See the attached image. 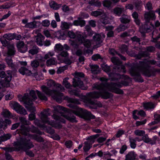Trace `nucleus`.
I'll list each match as a JSON object with an SVG mask.
<instances>
[{"label": "nucleus", "instance_id": "nucleus-15", "mask_svg": "<svg viewBox=\"0 0 160 160\" xmlns=\"http://www.w3.org/2000/svg\"><path fill=\"white\" fill-rule=\"evenodd\" d=\"M108 21L107 19L102 18L101 19L98 26L99 29H106V30H112L113 29V27L112 26H104V25L108 24Z\"/></svg>", "mask_w": 160, "mask_h": 160}, {"label": "nucleus", "instance_id": "nucleus-55", "mask_svg": "<svg viewBox=\"0 0 160 160\" xmlns=\"http://www.w3.org/2000/svg\"><path fill=\"white\" fill-rule=\"evenodd\" d=\"M142 140L145 142H150V140L148 138L147 135H145L142 137Z\"/></svg>", "mask_w": 160, "mask_h": 160}, {"label": "nucleus", "instance_id": "nucleus-14", "mask_svg": "<svg viewBox=\"0 0 160 160\" xmlns=\"http://www.w3.org/2000/svg\"><path fill=\"white\" fill-rule=\"evenodd\" d=\"M99 136L98 134H96L91 136L89 140L84 142L85 145L83 149L85 151H88L91 148L92 144L94 142V139L96 138Z\"/></svg>", "mask_w": 160, "mask_h": 160}, {"label": "nucleus", "instance_id": "nucleus-3", "mask_svg": "<svg viewBox=\"0 0 160 160\" xmlns=\"http://www.w3.org/2000/svg\"><path fill=\"white\" fill-rule=\"evenodd\" d=\"M56 84L53 80H48L47 82V85L48 87L43 85L41 87V88L46 95L51 96L54 99L58 102V99L61 98L62 96V93L58 92L53 90H51L50 89V88L53 86H56Z\"/></svg>", "mask_w": 160, "mask_h": 160}, {"label": "nucleus", "instance_id": "nucleus-48", "mask_svg": "<svg viewBox=\"0 0 160 160\" xmlns=\"http://www.w3.org/2000/svg\"><path fill=\"white\" fill-rule=\"evenodd\" d=\"M135 140L134 139L130 138L129 141L130 143L131 147L132 148H135L136 147V144L135 143Z\"/></svg>", "mask_w": 160, "mask_h": 160}, {"label": "nucleus", "instance_id": "nucleus-10", "mask_svg": "<svg viewBox=\"0 0 160 160\" xmlns=\"http://www.w3.org/2000/svg\"><path fill=\"white\" fill-rule=\"evenodd\" d=\"M48 113L46 111H44L41 113L39 117L42 122L44 124H47L52 127H58L57 124L54 122L49 120V119L48 118Z\"/></svg>", "mask_w": 160, "mask_h": 160}, {"label": "nucleus", "instance_id": "nucleus-54", "mask_svg": "<svg viewBox=\"0 0 160 160\" xmlns=\"http://www.w3.org/2000/svg\"><path fill=\"white\" fill-rule=\"evenodd\" d=\"M68 36L71 38H74L75 37V35L72 31H70L68 32Z\"/></svg>", "mask_w": 160, "mask_h": 160}, {"label": "nucleus", "instance_id": "nucleus-29", "mask_svg": "<svg viewBox=\"0 0 160 160\" xmlns=\"http://www.w3.org/2000/svg\"><path fill=\"white\" fill-rule=\"evenodd\" d=\"M2 114L4 117H7L8 118H13L14 119V117H15V116H14L13 115H12L11 113L7 109H4L2 112Z\"/></svg>", "mask_w": 160, "mask_h": 160}, {"label": "nucleus", "instance_id": "nucleus-25", "mask_svg": "<svg viewBox=\"0 0 160 160\" xmlns=\"http://www.w3.org/2000/svg\"><path fill=\"white\" fill-rule=\"evenodd\" d=\"M121 22L124 23H129L130 20V17L127 15L123 14L120 18Z\"/></svg>", "mask_w": 160, "mask_h": 160}, {"label": "nucleus", "instance_id": "nucleus-46", "mask_svg": "<svg viewBox=\"0 0 160 160\" xmlns=\"http://www.w3.org/2000/svg\"><path fill=\"white\" fill-rule=\"evenodd\" d=\"M102 14V12L99 11H92L91 12L92 15L96 17L100 16Z\"/></svg>", "mask_w": 160, "mask_h": 160}, {"label": "nucleus", "instance_id": "nucleus-42", "mask_svg": "<svg viewBox=\"0 0 160 160\" xmlns=\"http://www.w3.org/2000/svg\"><path fill=\"white\" fill-rule=\"evenodd\" d=\"M134 133L136 135L142 136L145 134V132L143 130H136L134 131Z\"/></svg>", "mask_w": 160, "mask_h": 160}, {"label": "nucleus", "instance_id": "nucleus-18", "mask_svg": "<svg viewBox=\"0 0 160 160\" xmlns=\"http://www.w3.org/2000/svg\"><path fill=\"white\" fill-rule=\"evenodd\" d=\"M37 31H36L34 33H37V35L35 37L36 42L37 44L42 46L43 45V42L44 39V37L40 33H38Z\"/></svg>", "mask_w": 160, "mask_h": 160}, {"label": "nucleus", "instance_id": "nucleus-62", "mask_svg": "<svg viewBox=\"0 0 160 160\" xmlns=\"http://www.w3.org/2000/svg\"><path fill=\"white\" fill-rule=\"evenodd\" d=\"M100 58V56L99 54H96L92 57V59L94 61L97 60L98 59Z\"/></svg>", "mask_w": 160, "mask_h": 160}, {"label": "nucleus", "instance_id": "nucleus-13", "mask_svg": "<svg viewBox=\"0 0 160 160\" xmlns=\"http://www.w3.org/2000/svg\"><path fill=\"white\" fill-rule=\"evenodd\" d=\"M68 56V53L67 51H63L61 52L57 56L58 59L61 62H64L65 63L69 65L72 62L69 59L65 60L64 58H66Z\"/></svg>", "mask_w": 160, "mask_h": 160}, {"label": "nucleus", "instance_id": "nucleus-28", "mask_svg": "<svg viewBox=\"0 0 160 160\" xmlns=\"http://www.w3.org/2000/svg\"><path fill=\"white\" fill-rule=\"evenodd\" d=\"M46 63L47 66L49 67L52 65H56L57 62L55 58H53L47 60Z\"/></svg>", "mask_w": 160, "mask_h": 160}, {"label": "nucleus", "instance_id": "nucleus-30", "mask_svg": "<svg viewBox=\"0 0 160 160\" xmlns=\"http://www.w3.org/2000/svg\"><path fill=\"white\" fill-rule=\"evenodd\" d=\"M87 1L89 4L91 5L97 7H100L101 4L100 2L98 1L97 0H85Z\"/></svg>", "mask_w": 160, "mask_h": 160}, {"label": "nucleus", "instance_id": "nucleus-39", "mask_svg": "<svg viewBox=\"0 0 160 160\" xmlns=\"http://www.w3.org/2000/svg\"><path fill=\"white\" fill-rule=\"evenodd\" d=\"M93 39L95 41L98 42V43L99 44L101 43L102 42L101 35L99 34H96L94 36Z\"/></svg>", "mask_w": 160, "mask_h": 160}, {"label": "nucleus", "instance_id": "nucleus-64", "mask_svg": "<svg viewBox=\"0 0 160 160\" xmlns=\"http://www.w3.org/2000/svg\"><path fill=\"white\" fill-rule=\"evenodd\" d=\"M127 147L126 145H124L122 147L120 151V152L122 154L127 149Z\"/></svg>", "mask_w": 160, "mask_h": 160}, {"label": "nucleus", "instance_id": "nucleus-12", "mask_svg": "<svg viewBox=\"0 0 160 160\" xmlns=\"http://www.w3.org/2000/svg\"><path fill=\"white\" fill-rule=\"evenodd\" d=\"M9 104L11 108L14 110L18 113L24 115L27 114V112L25 109L17 102H11L9 103Z\"/></svg>", "mask_w": 160, "mask_h": 160}, {"label": "nucleus", "instance_id": "nucleus-27", "mask_svg": "<svg viewBox=\"0 0 160 160\" xmlns=\"http://www.w3.org/2000/svg\"><path fill=\"white\" fill-rule=\"evenodd\" d=\"M19 72L22 75L26 74L30 75L31 74V71L28 69L24 67H22L19 70Z\"/></svg>", "mask_w": 160, "mask_h": 160}, {"label": "nucleus", "instance_id": "nucleus-8", "mask_svg": "<svg viewBox=\"0 0 160 160\" xmlns=\"http://www.w3.org/2000/svg\"><path fill=\"white\" fill-rule=\"evenodd\" d=\"M21 132L22 134L29 137L30 138L34 139L39 141H41L42 140V138L40 139L41 140H39L36 135H31L28 133V132L30 131L32 132H35L36 131V128L33 126H32L31 128H29L22 125L21 127Z\"/></svg>", "mask_w": 160, "mask_h": 160}, {"label": "nucleus", "instance_id": "nucleus-17", "mask_svg": "<svg viewBox=\"0 0 160 160\" xmlns=\"http://www.w3.org/2000/svg\"><path fill=\"white\" fill-rule=\"evenodd\" d=\"M41 25L40 22L36 21L35 20L33 22L27 23L25 27L26 28L33 29L39 28Z\"/></svg>", "mask_w": 160, "mask_h": 160}, {"label": "nucleus", "instance_id": "nucleus-43", "mask_svg": "<svg viewBox=\"0 0 160 160\" xmlns=\"http://www.w3.org/2000/svg\"><path fill=\"white\" fill-rule=\"evenodd\" d=\"M112 3V2L110 1L106 0L103 2L102 4L103 6L106 7H110Z\"/></svg>", "mask_w": 160, "mask_h": 160}, {"label": "nucleus", "instance_id": "nucleus-21", "mask_svg": "<svg viewBox=\"0 0 160 160\" xmlns=\"http://www.w3.org/2000/svg\"><path fill=\"white\" fill-rule=\"evenodd\" d=\"M56 37L61 39H64L66 37L63 31H57L54 34L53 37Z\"/></svg>", "mask_w": 160, "mask_h": 160}, {"label": "nucleus", "instance_id": "nucleus-52", "mask_svg": "<svg viewBox=\"0 0 160 160\" xmlns=\"http://www.w3.org/2000/svg\"><path fill=\"white\" fill-rule=\"evenodd\" d=\"M62 9L63 11L64 12L70 11L71 10H73L72 9H69L68 7L66 5H63L62 7Z\"/></svg>", "mask_w": 160, "mask_h": 160}, {"label": "nucleus", "instance_id": "nucleus-35", "mask_svg": "<svg viewBox=\"0 0 160 160\" xmlns=\"http://www.w3.org/2000/svg\"><path fill=\"white\" fill-rule=\"evenodd\" d=\"M91 71L93 73H98L99 71V67L96 65H90Z\"/></svg>", "mask_w": 160, "mask_h": 160}, {"label": "nucleus", "instance_id": "nucleus-49", "mask_svg": "<svg viewBox=\"0 0 160 160\" xmlns=\"http://www.w3.org/2000/svg\"><path fill=\"white\" fill-rule=\"evenodd\" d=\"M108 74L109 76L110 77H117V78H111V79L112 80H115L116 79H118V78H120V77L119 76V75L116 74H114V73H112V74H109L108 73Z\"/></svg>", "mask_w": 160, "mask_h": 160}, {"label": "nucleus", "instance_id": "nucleus-60", "mask_svg": "<svg viewBox=\"0 0 160 160\" xmlns=\"http://www.w3.org/2000/svg\"><path fill=\"white\" fill-rule=\"evenodd\" d=\"M69 93L72 95H74L76 96H79V91H76L75 90H73V91H70L69 90Z\"/></svg>", "mask_w": 160, "mask_h": 160}, {"label": "nucleus", "instance_id": "nucleus-4", "mask_svg": "<svg viewBox=\"0 0 160 160\" xmlns=\"http://www.w3.org/2000/svg\"><path fill=\"white\" fill-rule=\"evenodd\" d=\"M54 110L55 112L53 115V118L56 120H59L61 122L63 123L65 122V121L63 118H66L67 120L71 122H75L76 121L75 118L74 116H71L66 115H61V117H59L58 115H56V113H58L61 114L63 112L62 111H66V109L63 107L60 106H56L54 107Z\"/></svg>", "mask_w": 160, "mask_h": 160}, {"label": "nucleus", "instance_id": "nucleus-57", "mask_svg": "<svg viewBox=\"0 0 160 160\" xmlns=\"http://www.w3.org/2000/svg\"><path fill=\"white\" fill-rule=\"evenodd\" d=\"M127 28V27L125 25L121 24L117 28L118 30H125Z\"/></svg>", "mask_w": 160, "mask_h": 160}, {"label": "nucleus", "instance_id": "nucleus-45", "mask_svg": "<svg viewBox=\"0 0 160 160\" xmlns=\"http://www.w3.org/2000/svg\"><path fill=\"white\" fill-rule=\"evenodd\" d=\"M45 27H48L50 24V22L48 20H43L42 23H41V24Z\"/></svg>", "mask_w": 160, "mask_h": 160}, {"label": "nucleus", "instance_id": "nucleus-59", "mask_svg": "<svg viewBox=\"0 0 160 160\" xmlns=\"http://www.w3.org/2000/svg\"><path fill=\"white\" fill-rule=\"evenodd\" d=\"M88 23L92 27H95L96 26V21L93 20H91L89 21Z\"/></svg>", "mask_w": 160, "mask_h": 160}, {"label": "nucleus", "instance_id": "nucleus-58", "mask_svg": "<svg viewBox=\"0 0 160 160\" xmlns=\"http://www.w3.org/2000/svg\"><path fill=\"white\" fill-rule=\"evenodd\" d=\"M65 145L67 148H70L72 146V142L71 141H66L65 142Z\"/></svg>", "mask_w": 160, "mask_h": 160}, {"label": "nucleus", "instance_id": "nucleus-34", "mask_svg": "<svg viewBox=\"0 0 160 160\" xmlns=\"http://www.w3.org/2000/svg\"><path fill=\"white\" fill-rule=\"evenodd\" d=\"M123 8H116L113 10V12L115 14L118 16H120L123 11Z\"/></svg>", "mask_w": 160, "mask_h": 160}, {"label": "nucleus", "instance_id": "nucleus-63", "mask_svg": "<svg viewBox=\"0 0 160 160\" xmlns=\"http://www.w3.org/2000/svg\"><path fill=\"white\" fill-rule=\"evenodd\" d=\"M146 122V120H145L142 121H137L136 122V125L137 126L145 124Z\"/></svg>", "mask_w": 160, "mask_h": 160}, {"label": "nucleus", "instance_id": "nucleus-2", "mask_svg": "<svg viewBox=\"0 0 160 160\" xmlns=\"http://www.w3.org/2000/svg\"><path fill=\"white\" fill-rule=\"evenodd\" d=\"M36 93L38 98L41 100H47V98L38 90L36 91L31 90L30 92L29 95L25 94L23 97V101L25 103V107L28 110L31 112L28 116L29 119L32 121L34 120L35 118V109L34 107L31 106L32 102L37 98Z\"/></svg>", "mask_w": 160, "mask_h": 160}, {"label": "nucleus", "instance_id": "nucleus-31", "mask_svg": "<svg viewBox=\"0 0 160 160\" xmlns=\"http://www.w3.org/2000/svg\"><path fill=\"white\" fill-rule=\"evenodd\" d=\"M111 60L113 63L116 65H119V66L121 67V68L124 70V66L121 65V62L118 58L114 57H113L111 58Z\"/></svg>", "mask_w": 160, "mask_h": 160}, {"label": "nucleus", "instance_id": "nucleus-37", "mask_svg": "<svg viewBox=\"0 0 160 160\" xmlns=\"http://www.w3.org/2000/svg\"><path fill=\"white\" fill-rule=\"evenodd\" d=\"M68 79L69 78H64L62 82V84L66 88H70L71 86L70 83L68 82Z\"/></svg>", "mask_w": 160, "mask_h": 160}, {"label": "nucleus", "instance_id": "nucleus-51", "mask_svg": "<svg viewBox=\"0 0 160 160\" xmlns=\"http://www.w3.org/2000/svg\"><path fill=\"white\" fill-rule=\"evenodd\" d=\"M76 78L78 77H84V74L82 72H75L72 74Z\"/></svg>", "mask_w": 160, "mask_h": 160}, {"label": "nucleus", "instance_id": "nucleus-23", "mask_svg": "<svg viewBox=\"0 0 160 160\" xmlns=\"http://www.w3.org/2000/svg\"><path fill=\"white\" fill-rule=\"evenodd\" d=\"M144 17L147 21H149L150 19H155V13L153 11L145 13Z\"/></svg>", "mask_w": 160, "mask_h": 160}, {"label": "nucleus", "instance_id": "nucleus-9", "mask_svg": "<svg viewBox=\"0 0 160 160\" xmlns=\"http://www.w3.org/2000/svg\"><path fill=\"white\" fill-rule=\"evenodd\" d=\"M73 25L76 26H80L81 27H82L85 25V22L84 20L78 18V20H74L73 21V23L62 22H61V27L65 29H68Z\"/></svg>", "mask_w": 160, "mask_h": 160}, {"label": "nucleus", "instance_id": "nucleus-50", "mask_svg": "<svg viewBox=\"0 0 160 160\" xmlns=\"http://www.w3.org/2000/svg\"><path fill=\"white\" fill-rule=\"evenodd\" d=\"M39 65V63L37 60H34L31 63V66L34 68H37Z\"/></svg>", "mask_w": 160, "mask_h": 160}, {"label": "nucleus", "instance_id": "nucleus-11", "mask_svg": "<svg viewBox=\"0 0 160 160\" xmlns=\"http://www.w3.org/2000/svg\"><path fill=\"white\" fill-rule=\"evenodd\" d=\"M12 77L11 75V72L10 71H8L7 72V74L5 78V82L2 83V81L0 80V89L3 86L8 87L9 86V82L11 81ZM4 96L3 94L0 92V101Z\"/></svg>", "mask_w": 160, "mask_h": 160}, {"label": "nucleus", "instance_id": "nucleus-56", "mask_svg": "<svg viewBox=\"0 0 160 160\" xmlns=\"http://www.w3.org/2000/svg\"><path fill=\"white\" fill-rule=\"evenodd\" d=\"M13 97V95L12 92L8 93L5 96L6 99V100H10Z\"/></svg>", "mask_w": 160, "mask_h": 160}, {"label": "nucleus", "instance_id": "nucleus-16", "mask_svg": "<svg viewBox=\"0 0 160 160\" xmlns=\"http://www.w3.org/2000/svg\"><path fill=\"white\" fill-rule=\"evenodd\" d=\"M54 53L52 51H49L45 54L43 57L39 55H38L36 58L38 59L40 62H44L46 60L54 55Z\"/></svg>", "mask_w": 160, "mask_h": 160}, {"label": "nucleus", "instance_id": "nucleus-44", "mask_svg": "<svg viewBox=\"0 0 160 160\" xmlns=\"http://www.w3.org/2000/svg\"><path fill=\"white\" fill-rule=\"evenodd\" d=\"M6 61L8 66L11 67H13V64L12 62V60L9 57H7L6 58Z\"/></svg>", "mask_w": 160, "mask_h": 160}, {"label": "nucleus", "instance_id": "nucleus-5", "mask_svg": "<svg viewBox=\"0 0 160 160\" xmlns=\"http://www.w3.org/2000/svg\"><path fill=\"white\" fill-rule=\"evenodd\" d=\"M13 36L11 34H5L3 36V38H2L0 41L3 45L5 46H7L8 49V54L9 55H13L15 53L14 48L13 44H8V42L6 39H3L5 38L8 40L13 39Z\"/></svg>", "mask_w": 160, "mask_h": 160}, {"label": "nucleus", "instance_id": "nucleus-33", "mask_svg": "<svg viewBox=\"0 0 160 160\" xmlns=\"http://www.w3.org/2000/svg\"><path fill=\"white\" fill-rule=\"evenodd\" d=\"M39 51L38 48L37 47H34L29 50V52L30 54L34 55L37 54Z\"/></svg>", "mask_w": 160, "mask_h": 160}, {"label": "nucleus", "instance_id": "nucleus-6", "mask_svg": "<svg viewBox=\"0 0 160 160\" xmlns=\"http://www.w3.org/2000/svg\"><path fill=\"white\" fill-rule=\"evenodd\" d=\"M74 108L75 110H73V113L85 119L89 120L94 118V116L86 110H83L76 106L74 107Z\"/></svg>", "mask_w": 160, "mask_h": 160}, {"label": "nucleus", "instance_id": "nucleus-41", "mask_svg": "<svg viewBox=\"0 0 160 160\" xmlns=\"http://www.w3.org/2000/svg\"><path fill=\"white\" fill-rule=\"evenodd\" d=\"M68 68V66L67 65L60 67L58 68L57 71V73L58 74L64 72L65 70L67 69Z\"/></svg>", "mask_w": 160, "mask_h": 160}, {"label": "nucleus", "instance_id": "nucleus-47", "mask_svg": "<svg viewBox=\"0 0 160 160\" xmlns=\"http://www.w3.org/2000/svg\"><path fill=\"white\" fill-rule=\"evenodd\" d=\"M101 67L102 69L104 71L107 73L109 72L110 70L109 67L107 65L103 64L102 65Z\"/></svg>", "mask_w": 160, "mask_h": 160}, {"label": "nucleus", "instance_id": "nucleus-53", "mask_svg": "<svg viewBox=\"0 0 160 160\" xmlns=\"http://www.w3.org/2000/svg\"><path fill=\"white\" fill-rule=\"evenodd\" d=\"M44 34L45 36L47 37H53V34L50 33L49 31H44Z\"/></svg>", "mask_w": 160, "mask_h": 160}, {"label": "nucleus", "instance_id": "nucleus-22", "mask_svg": "<svg viewBox=\"0 0 160 160\" xmlns=\"http://www.w3.org/2000/svg\"><path fill=\"white\" fill-rule=\"evenodd\" d=\"M136 114L140 115L142 117H144L145 115L144 112L143 111L141 110L139 111L137 110H135L133 112L132 115L133 118L135 120L138 119V118Z\"/></svg>", "mask_w": 160, "mask_h": 160}, {"label": "nucleus", "instance_id": "nucleus-19", "mask_svg": "<svg viewBox=\"0 0 160 160\" xmlns=\"http://www.w3.org/2000/svg\"><path fill=\"white\" fill-rule=\"evenodd\" d=\"M78 41L81 42L83 43L84 45L86 47L88 48L91 45L90 41L88 40H86L83 36L79 35L78 36Z\"/></svg>", "mask_w": 160, "mask_h": 160}, {"label": "nucleus", "instance_id": "nucleus-40", "mask_svg": "<svg viewBox=\"0 0 160 160\" xmlns=\"http://www.w3.org/2000/svg\"><path fill=\"white\" fill-rule=\"evenodd\" d=\"M135 8L137 10H139L142 5V2L140 0H138L134 3Z\"/></svg>", "mask_w": 160, "mask_h": 160}, {"label": "nucleus", "instance_id": "nucleus-32", "mask_svg": "<svg viewBox=\"0 0 160 160\" xmlns=\"http://www.w3.org/2000/svg\"><path fill=\"white\" fill-rule=\"evenodd\" d=\"M50 7L53 9L57 10L60 7V5L58 4L54 1H51L49 3Z\"/></svg>", "mask_w": 160, "mask_h": 160}, {"label": "nucleus", "instance_id": "nucleus-24", "mask_svg": "<svg viewBox=\"0 0 160 160\" xmlns=\"http://www.w3.org/2000/svg\"><path fill=\"white\" fill-rule=\"evenodd\" d=\"M78 82H76V80L75 79H73V85L74 87H78L79 88H81L82 89L85 90L87 88L86 87H83V82L81 81L79 79H78Z\"/></svg>", "mask_w": 160, "mask_h": 160}, {"label": "nucleus", "instance_id": "nucleus-38", "mask_svg": "<svg viewBox=\"0 0 160 160\" xmlns=\"http://www.w3.org/2000/svg\"><path fill=\"white\" fill-rule=\"evenodd\" d=\"M143 107L146 109H151L154 107V105L152 102H150L144 103Z\"/></svg>", "mask_w": 160, "mask_h": 160}, {"label": "nucleus", "instance_id": "nucleus-7", "mask_svg": "<svg viewBox=\"0 0 160 160\" xmlns=\"http://www.w3.org/2000/svg\"><path fill=\"white\" fill-rule=\"evenodd\" d=\"M29 139H27L26 138H21L20 140L14 142V147L16 150H19L24 147L29 148L33 147V146L31 142H29Z\"/></svg>", "mask_w": 160, "mask_h": 160}, {"label": "nucleus", "instance_id": "nucleus-20", "mask_svg": "<svg viewBox=\"0 0 160 160\" xmlns=\"http://www.w3.org/2000/svg\"><path fill=\"white\" fill-rule=\"evenodd\" d=\"M17 47L18 51L22 52L24 53L28 50L27 47L22 42H20L17 44Z\"/></svg>", "mask_w": 160, "mask_h": 160}, {"label": "nucleus", "instance_id": "nucleus-36", "mask_svg": "<svg viewBox=\"0 0 160 160\" xmlns=\"http://www.w3.org/2000/svg\"><path fill=\"white\" fill-rule=\"evenodd\" d=\"M54 50L57 52L61 51L63 49V47L60 43L55 45L54 48Z\"/></svg>", "mask_w": 160, "mask_h": 160}, {"label": "nucleus", "instance_id": "nucleus-61", "mask_svg": "<svg viewBox=\"0 0 160 160\" xmlns=\"http://www.w3.org/2000/svg\"><path fill=\"white\" fill-rule=\"evenodd\" d=\"M146 8L148 10L152 9V5L150 2H148L146 4Z\"/></svg>", "mask_w": 160, "mask_h": 160}, {"label": "nucleus", "instance_id": "nucleus-26", "mask_svg": "<svg viewBox=\"0 0 160 160\" xmlns=\"http://www.w3.org/2000/svg\"><path fill=\"white\" fill-rule=\"evenodd\" d=\"M136 156V154L133 152L128 153L126 156L125 160H134Z\"/></svg>", "mask_w": 160, "mask_h": 160}, {"label": "nucleus", "instance_id": "nucleus-1", "mask_svg": "<svg viewBox=\"0 0 160 160\" xmlns=\"http://www.w3.org/2000/svg\"><path fill=\"white\" fill-rule=\"evenodd\" d=\"M102 83L100 84H96L93 86L94 88H96L100 91L99 92H94L88 93L87 97L88 99V102H90V99L92 98H96L101 96L104 99H107L111 96V94L107 92L106 90L114 92L117 93H121L122 91L119 89L117 87L118 85L116 84H108L107 83L108 79L105 78H100Z\"/></svg>", "mask_w": 160, "mask_h": 160}]
</instances>
